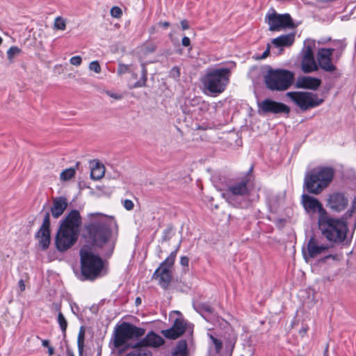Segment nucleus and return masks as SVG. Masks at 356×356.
<instances>
[{
	"instance_id": "nucleus-16",
	"label": "nucleus",
	"mask_w": 356,
	"mask_h": 356,
	"mask_svg": "<svg viewBox=\"0 0 356 356\" xmlns=\"http://www.w3.org/2000/svg\"><path fill=\"white\" fill-rule=\"evenodd\" d=\"M302 206L307 213H318V218H321L327 215V211L323 207L321 202L316 197L309 194H302Z\"/></svg>"
},
{
	"instance_id": "nucleus-44",
	"label": "nucleus",
	"mask_w": 356,
	"mask_h": 356,
	"mask_svg": "<svg viewBox=\"0 0 356 356\" xmlns=\"http://www.w3.org/2000/svg\"><path fill=\"white\" fill-rule=\"evenodd\" d=\"M189 264V258L186 256H182L180 258V264L184 267H188Z\"/></svg>"
},
{
	"instance_id": "nucleus-22",
	"label": "nucleus",
	"mask_w": 356,
	"mask_h": 356,
	"mask_svg": "<svg viewBox=\"0 0 356 356\" xmlns=\"http://www.w3.org/2000/svg\"><path fill=\"white\" fill-rule=\"evenodd\" d=\"M295 32L281 35L274 38L272 43L275 47H290L295 41Z\"/></svg>"
},
{
	"instance_id": "nucleus-49",
	"label": "nucleus",
	"mask_w": 356,
	"mask_h": 356,
	"mask_svg": "<svg viewBox=\"0 0 356 356\" xmlns=\"http://www.w3.org/2000/svg\"><path fill=\"white\" fill-rule=\"evenodd\" d=\"M269 54H270V46L268 44L267 49L263 52L260 58H261V59L266 58L269 55Z\"/></svg>"
},
{
	"instance_id": "nucleus-41",
	"label": "nucleus",
	"mask_w": 356,
	"mask_h": 356,
	"mask_svg": "<svg viewBox=\"0 0 356 356\" xmlns=\"http://www.w3.org/2000/svg\"><path fill=\"white\" fill-rule=\"evenodd\" d=\"M210 337H211V340L213 341V343L215 346L216 351L219 352L222 349V341L220 339L213 337L212 335H211Z\"/></svg>"
},
{
	"instance_id": "nucleus-33",
	"label": "nucleus",
	"mask_w": 356,
	"mask_h": 356,
	"mask_svg": "<svg viewBox=\"0 0 356 356\" xmlns=\"http://www.w3.org/2000/svg\"><path fill=\"white\" fill-rule=\"evenodd\" d=\"M75 170L72 168H67L60 173V179L63 181H68L75 175Z\"/></svg>"
},
{
	"instance_id": "nucleus-29",
	"label": "nucleus",
	"mask_w": 356,
	"mask_h": 356,
	"mask_svg": "<svg viewBox=\"0 0 356 356\" xmlns=\"http://www.w3.org/2000/svg\"><path fill=\"white\" fill-rule=\"evenodd\" d=\"M174 226L172 224H168L165 229L162 232L161 242L169 241L174 236Z\"/></svg>"
},
{
	"instance_id": "nucleus-21",
	"label": "nucleus",
	"mask_w": 356,
	"mask_h": 356,
	"mask_svg": "<svg viewBox=\"0 0 356 356\" xmlns=\"http://www.w3.org/2000/svg\"><path fill=\"white\" fill-rule=\"evenodd\" d=\"M68 206L67 198L63 196L54 197L50 211L52 216L57 219L63 215Z\"/></svg>"
},
{
	"instance_id": "nucleus-38",
	"label": "nucleus",
	"mask_w": 356,
	"mask_h": 356,
	"mask_svg": "<svg viewBox=\"0 0 356 356\" xmlns=\"http://www.w3.org/2000/svg\"><path fill=\"white\" fill-rule=\"evenodd\" d=\"M111 15L115 18H119L122 15V11L120 8L118 6H113L111 9Z\"/></svg>"
},
{
	"instance_id": "nucleus-55",
	"label": "nucleus",
	"mask_w": 356,
	"mask_h": 356,
	"mask_svg": "<svg viewBox=\"0 0 356 356\" xmlns=\"http://www.w3.org/2000/svg\"><path fill=\"white\" fill-rule=\"evenodd\" d=\"M66 356H75L72 350H71L70 348H67V350H66Z\"/></svg>"
},
{
	"instance_id": "nucleus-61",
	"label": "nucleus",
	"mask_w": 356,
	"mask_h": 356,
	"mask_svg": "<svg viewBox=\"0 0 356 356\" xmlns=\"http://www.w3.org/2000/svg\"><path fill=\"white\" fill-rule=\"evenodd\" d=\"M132 76L134 78V79H136L137 78V74L136 73H133L132 74Z\"/></svg>"
},
{
	"instance_id": "nucleus-52",
	"label": "nucleus",
	"mask_w": 356,
	"mask_h": 356,
	"mask_svg": "<svg viewBox=\"0 0 356 356\" xmlns=\"http://www.w3.org/2000/svg\"><path fill=\"white\" fill-rule=\"evenodd\" d=\"M159 24L161 26L163 29H167L170 26V23L168 22H159Z\"/></svg>"
},
{
	"instance_id": "nucleus-36",
	"label": "nucleus",
	"mask_w": 356,
	"mask_h": 356,
	"mask_svg": "<svg viewBox=\"0 0 356 356\" xmlns=\"http://www.w3.org/2000/svg\"><path fill=\"white\" fill-rule=\"evenodd\" d=\"M54 28L58 30H65L66 29L65 21L61 17H57L54 22Z\"/></svg>"
},
{
	"instance_id": "nucleus-40",
	"label": "nucleus",
	"mask_w": 356,
	"mask_h": 356,
	"mask_svg": "<svg viewBox=\"0 0 356 356\" xmlns=\"http://www.w3.org/2000/svg\"><path fill=\"white\" fill-rule=\"evenodd\" d=\"M199 308L201 311L204 312L209 314H211L214 312V309L207 303L200 305Z\"/></svg>"
},
{
	"instance_id": "nucleus-19",
	"label": "nucleus",
	"mask_w": 356,
	"mask_h": 356,
	"mask_svg": "<svg viewBox=\"0 0 356 356\" xmlns=\"http://www.w3.org/2000/svg\"><path fill=\"white\" fill-rule=\"evenodd\" d=\"M348 203V198L343 193L340 192L331 194L327 199L328 206L332 210L336 212L343 211L346 208Z\"/></svg>"
},
{
	"instance_id": "nucleus-30",
	"label": "nucleus",
	"mask_w": 356,
	"mask_h": 356,
	"mask_svg": "<svg viewBox=\"0 0 356 356\" xmlns=\"http://www.w3.org/2000/svg\"><path fill=\"white\" fill-rule=\"evenodd\" d=\"M337 43L339 44V46L337 49H334V51L333 54L334 53V58L332 57V61L333 62L334 65H335V63H337L338 60L341 58L346 47V44L341 41H338Z\"/></svg>"
},
{
	"instance_id": "nucleus-23",
	"label": "nucleus",
	"mask_w": 356,
	"mask_h": 356,
	"mask_svg": "<svg viewBox=\"0 0 356 356\" xmlns=\"http://www.w3.org/2000/svg\"><path fill=\"white\" fill-rule=\"evenodd\" d=\"M104 166L99 161H95V164L91 163L90 177L93 180H99L104 175Z\"/></svg>"
},
{
	"instance_id": "nucleus-26",
	"label": "nucleus",
	"mask_w": 356,
	"mask_h": 356,
	"mask_svg": "<svg viewBox=\"0 0 356 356\" xmlns=\"http://www.w3.org/2000/svg\"><path fill=\"white\" fill-rule=\"evenodd\" d=\"M173 354L177 355H183L187 356L188 355V348H187V341L186 339H181L177 342L175 350L172 351Z\"/></svg>"
},
{
	"instance_id": "nucleus-42",
	"label": "nucleus",
	"mask_w": 356,
	"mask_h": 356,
	"mask_svg": "<svg viewBox=\"0 0 356 356\" xmlns=\"http://www.w3.org/2000/svg\"><path fill=\"white\" fill-rule=\"evenodd\" d=\"M81 62H82V58L79 56H72L70 60V64L75 65V66H79L81 64Z\"/></svg>"
},
{
	"instance_id": "nucleus-9",
	"label": "nucleus",
	"mask_w": 356,
	"mask_h": 356,
	"mask_svg": "<svg viewBox=\"0 0 356 356\" xmlns=\"http://www.w3.org/2000/svg\"><path fill=\"white\" fill-rule=\"evenodd\" d=\"M230 76L231 70L228 67L208 68L202 83L205 90L213 96H216L225 90Z\"/></svg>"
},
{
	"instance_id": "nucleus-18",
	"label": "nucleus",
	"mask_w": 356,
	"mask_h": 356,
	"mask_svg": "<svg viewBox=\"0 0 356 356\" xmlns=\"http://www.w3.org/2000/svg\"><path fill=\"white\" fill-rule=\"evenodd\" d=\"M170 266L162 265L160 264L159 266L155 270L153 273L152 279L158 280V284L163 289H167L172 280V272Z\"/></svg>"
},
{
	"instance_id": "nucleus-31",
	"label": "nucleus",
	"mask_w": 356,
	"mask_h": 356,
	"mask_svg": "<svg viewBox=\"0 0 356 356\" xmlns=\"http://www.w3.org/2000/svg\"><path fill=\"white\" fill-rule=\"evenodd\" d=\"M136 348L127 354V356H152V353L146 348L132 347Z\"/></svg>"
},
{
	"instance_id": "nucleus-37",
	"label": "nucleus",
	"mask_w": 356,
	"mask_h": 356,
	"mask_svg": "<svg viewBox=\"0 0 356 356\" xmlns=\"http://www.w3.org/2000/svg\"><path fill=\"white\" fill-rule=\"evenodd\" d=\"M129 72H130L129 65L123 63H119L117 70L118 75H122Z\"/></svg>"
},
{
	"instance_id": "nucleus-54",
	"label": "nucleus",
	"mask_w": 356,
	"mask_h": 356,
	"mask_svg": "<svg viewBox=\"0 0 356 356\" xmlns=\"http://www.w3.org/2000/svg\"><path fill=\"white\" fill-rule=\"evenodd\" d=\"M308 330V327H302L300 331H299V333L300 335L303 336Z\"/></svg>"
},
{
	"instance_id": "nucleus-4",
	"label": "nucleus",
	"mask_w": 356,
	"mask_h": 356,
	"mask_svg": "<svg viewBox=\"0 0 356 356\" xmlns=\"http://www.w3.org/2000/svg\"><path fill=\"white\" fill-rule=\"evenodd\" d=\"M81 223V216L76 209L71 210L60 221L59 227L55 236V246L58 251L65 252L76 243Z\"/></svg>"
},
{
	"instance_id": "nucleus-27",
	"label": "nucleus",
	"mask_w": 356,
	"mask_h": 356,
	"mask_svg": "<svg viewBox=\"0 0 356 356\" xmlns=\"http://www.w3.org/2000/svg\"><path fill=\"white\" fill-rule=\"evenodd\" d=\"M85 341V327L81 326L79 329V332L77 337V347L79 351V355L82 356L83 354Z\"/></svg>"
},
{
	"instance_id": "nucleus-53",
	"label": "nucleus",
	"mask_w": 356,
	"mask_h": 356,
	"mask_svg": "<svg viewBox=\"0 0 356 356\" xmlns=\"http://www.w3.org/2000/svg\"><path fill=\"white\" fill-rule=\"evenodd\" d=\"M42 345L43 347L49 348L50 346L49 341L47 339H42Z\"/></svg>"
},
{
	"instance_id": "nucleus-51",
	"label": "nucleus",
	"mask_w": 356,
	"mask_h": 356,
	"mask_svg": "<svg viewBox=\"0 0 356 356\" xmlns=\"http://www.w3.org/2000/svg\"><path fill=\"white\" fill-rule=\"evenodd\" d=\"M337 257V254H328L325 257H324L322 260L325 261L327 259L332 258L333 259H336Z\"/></svg>"
},
{
	"instance_id": "nucleus-59",
	"label": "nucleus",
	"mask_w": 356,
	"mask_h": 356,
	"mask_svg": "<svg viewBox=\"0 0 356 356\" xmlns=\"http://www.w3.org/2000/svg\"><path fill=\"white\" fill-rule=\"evenodd\" d=\"M154 29H154V26L151 27V28H150V29H149V33H150L151 34H152V33L154 32Z\"/></svg>"
},
{
	"instance_id": "nucleus-25",
	"label": "nucleus",
	"mask_w": 356,
	"mask_h": 356,
	"mask_svg": "<svg viewBox=\"0 0 356 356\" xmlns=\"http://www.w3.org/2000/svg\"><path fill=\"white\" fill-rule=\"evenodd\" d=\"M147 80V70L146 68L145 64H141V77L137 81L133 86V88H141L146 86V82Z\"/></svg>"
},
{
	"instance_id": "nucleus-60",
	"label": "nucleus",
	"mask_w": 356,
	"mask_h": 356,
	"mask_svg": "<svg viewBox=\"0 0 356 356\" xmlns=\"http://www.w3.org/2000/svg\"><path fill=\"white\" fill-rule=\"evenodd\" d=\"M180 245H181V241L179 242V243L178 244V245L176 247L175 250H177V252L179 251V248H180Z\"/></svg>"
},
{
	"instance_id": "nucleus-2",
	"label": "nucleus",
	"mask_w": 356,
	"mask_h": 356,
	"mask_svg": "<svg viewBox=\"0 0 356 356\" xmlns=\"http://www.w3.org/2000/svg\"><path fill=\"white\" fill-rule=\"evenodd\" d=\"M145 333V330L144 328L136 327L128 322H123L115 330L113 346L116 348H122L120 350V353H122L129 347L157 348L164 343L163 339L153 331H151L144 339L134 344L127 343L129 340L141 337Z\"/></svg>"
},
{
	"instance_id": "nucleus-12",
	"label": "nucleus",
	"mask_w": 356,
	"mask_h": 356,
	"mask_svg": "<svg viewBox=\"0 0 356 356\" xmlns=\"http://www.w3.org/2000/svg\"><path fill=\"white\" fill-rule=\"evenodd\" d=\"M265 22L269 25V30L271 31L297 27L289 13L279 14L273 8L266 14Z\"/></svg>"
},
{
	"instance_id": "nucleus-28",
	"label": "nucleus",
	"mask_w": 356,
	"mask_h": 356,
	"mask_svg": "<svg viewBox=\"0 0 356 356\" xmlns=\"http://www.w3.org/2000/svg\"><path fill=\"white\" fill-rule=\"evenodd\" d=\"M315 47L314 41L306 40L304 42V47L302 50V56H314L313 49Z\"/></svg>"
},
{
	"instance_id": "nucleus-11",
	"label": "nucleus",
	"mask_w": 356,
	"mask_h": 356,
	"mask_svg": "<svg viewBox=\"0 0 356 356\" xmlns=\"http://www.w3.org/2000/svg\"><path fill=\"white\" fill-rule=\"evenodd\" d=\"M286 96L302 111L316 108L323 104L324 99L318 95L307 91H291Z\"/></svg>"
},
{
	"instance_id": "nucleus-48",
	"label": "nucleus",
	"mask_w": 356,
	"mask_h": 356,
	"mask_svg": "<svg viewBox=\"0 0 356 356\" xmlns=\"http://www.w3.org/2000/svg\"><path fill=\"white\" fill-rule=\"evenodd\" d=\"M70 307H71L72 312L74 314H76V312H79V306L76 303H74V304H71Z\"/></svg>"
},
{
	"instance_id": "nucleus-24",
	"label": "nucleus",
	"mask_w": 356,
	"mask_h": 356,
	"mask_svg": "<svg viewBox=\"0 0 356 356\" xmlns=\"http://www.w3.org/2000/svg\"><path fill=\"white\" fill-rule=\"evenodd\" d=\"M60 305H56V310L58 311L57 316V321L61 330L63 337H65L68 323L63 314L60 311Z\"/></svg>"
},
{
	"instance_id": "nucleus-20",
	"label": "nucleus",
	"mask_w": 356,
	"mask_h": 356,
	"mask_svg": "<svg viewBox=\"0 0 356 356\" xmlns=\"http://www.w3.org/2000/svg\"><path fill=\"white\" fill-rule=\"evenodd\" d=\"M321 80L316 77L303 76H299L296 83L298 88L316 90L321 85Z\"/></svg>"
},
{
	"instance_id": "nucleus-15",
	"label": "nucleus",
	"mask_w": 356,
	"mask_h": 356,
	"mask_svg": "<svg viewBox=\"0 0 356 356\" xmlns=\"http://www.w3.org/2000/svg\"><path fill=\"white\" fill-rule=\"evenodd\" d=\"M329 246L324 244H319L318 240L313 235L308 240L307 248H302V256L305 260L308 262L311 259H314L321 253L327 250Z\"/></svg>"
},
{
	"instance_id": "nucleus-5",
	"label": "nucleus",
	"mask_w": 356,
	"mask_h": 356,
	"mask_svg": "<svg viewBox=\"0 0 356 356\" xmlns=\"http://www.w3.org/2000/svg\"><path fill=\"white\" fill-rule=\"evenodd\" d=\"M334 48H321L317 52L316 59L314 56H302L301 60V70L305 73L317 71L318 68L325 72L333 74L336 77L340 76L336 65L332 61Z\"/></svg>"
},
{
	"instance_id": "nucleus-47",
	"label": "nucleus",
	"mask_w": 356,
	"mask_h": 356,
	"mask_svg": "<svg viewBox=\"0 0 356 356\" xmlns=\"http://www.w3.org/2000/svg\"><path fill=\"white\" fill-rule=\"evenodd\" d=\"M146 51L147 53H152L156 50V46L153 44H149L145 47Z\"/></svg>"
},
{
	"instance_id": "nucleus-10",
	"label": "nucleus",
	"mask_w": 356,
	"mask_h": 356,
	"mask_svg": "<svg viewBox=\"0 0 356 356\" xmlns=\"http://www.w3.org/2000/svg\"><path fill=\"white\" fill-rule=\"evenodd\" d=\"M293 72L285 69H273L269 67L264 79L266 86L271 91H284L289 89L294 81Z\"/></svg>"
},
{
	"instance_id": "nucleus-56",
	"label": "nucleus",
	"mask_w": 356,
	"mask_h": 356,
	"mask_svg": "<svg viewBox=\"0 0 356 356\" xmlns=\"http://www.w3.org/2000/svg\"><path fill=\"white\" fill-rule=\"evenodd\" d=\"M355 199L353 200V204L351 206L350 209L348 211L350 212V216H351L352 213L354 212V210L355 209Z\"/></svg>"
},
{
	"instance_id": "nucleus-35",
	"label": "nucleus",
	"mask_w": 356,
	"mask_h": 356,
	"mask_svg": "<svg viewBox=\"0 0 356 356\" xmlns=\"http://www.w3.org/2000/svg\"><path fill=\"white\" fill-rule=\"evenodd\" d=\"M181 75L180 68L177 66H174L169 72V77L178 81Z\"/></svg>"
},
{
	"instance_id": "nucleus-13",
	"label": "nucleus",
	"mask_w": 356,
	"mask_h": 356,
	"mask_svg": "<svg viewBox=\"0 0 356 356\" xmlns=\"http://www.w3.org/2000/svg\"><path fill=\"white\" fill-rule=\"evenodd\" d=\"M258 113L259 115H266L268 113L289 114L290 108L286 104L275 102L271 99H265L263 101H257Z\"/></svg>"
},
{
	"instance_id": "nucleus-34",
	"label": "nucleus",
	"mask_w": 356,
	"mask_h": 356,
	"mask_svg": "<svg viewBox=\"0 0 356 356\" xmlns=\"http://www.w3.org/2000/svg\"><path fill=\"white\" fill-rule=\"evenodd\" d=\"M177 250H174L172 251L170 255L163 261H162L161 264V266L162 265H165V266H170L172 267L174 264H175V259H176V257H177Z\"/></svg>"
},
{
	"instance_id": "nucleus-58",
	"label": "nucleus",
	"mask_w": 356,
	"mask_h": 356,
	"mask_svg": "<svg viewBox=\"0 0 356 356\" xmlns=\"http://www.w3.org/2000/svg\"><path fill=\"white\" fill-rule=\"evenodd\" d=\"M135 303H136V305H140V304L141 303V299H140V298L137 297V298H136Z\"/></svg>"
},
{
	"instance_id": "nucleus-43",
	"label": "nucleus",
	"mask_w": 356,
	"mask_h": 356,
	"mask_svg": "<svg viewBox=\"0 0 356 356\" xmlns=\"http://www.w3.org/2000/svg\"><path fill=\"white\" fill-rule=\"evenodd\" d=\"M123 206L127 210L131 211L134 209V204L131 200L127 199L124 200Z\"/></svg>"
},
{
	"instance_id": "nucleus-63",
	"label": "nucleus",
	"mask_w": 356,
	"mask_h": 356,
	"mask_svg": "<svg viewBox=\"0 0 356 356\" xmlns=\"http://www.w3.org/2000/svg\"><path fill=\"white\" fill-rule=\"evenodd\" d=\"M124 356H127V354Z\"/></svg>"
},
{
	"instance_id": "nucleus-46",
	"label": "nucleus",
	"mask_w": 356,
	"mask_h": 356,
	"mask_svg": "<svg viewBox=\"0 0 356 356\" xmlns=\"http://www.w3.org/2000/svg\"><path fill=\"white\" fill-rule=\"evenodd\" d=\"M181 27L183 30H187L189 29V24L187 19H182L180 22Z\"/></svg>"
},
{
	"instance_id": "nucleus-7",
	"label": "nucleus",
	"mask_w": 356,
	"mask_h": 356,
	"mask_svg": "<svg viewBox=\"0 0 356 356\" xmlns=\"http://www.w3.org/2000/svg\"><path fill=\"white\" fill-rule=\"evenodd\" d=\"M332 167H316L307 172L304 177L303 189L307 193L320 194L333 179Z\"/></svg>"
},
{
	"instance_id": "nucleus-1",
	"label": "nucleus",
	"mask_w": 356,
	"mask_h": 356,
	"mask_svg": "<svg viewBox=\"0 0 356 356\" xmlns=\"http://www.w3.org/2000/svg\"><path fill=\"white\" fill-rule=\"evenodd\" d=\"M115 218L102 213H90L83 225L84 246L102 251L103 257L109 258L113 253L115 239H113V230L118 231Z\"/></svg>"
},
{
	"instance_id": "nucleus-50",
	"label": "nucleus",
	"mask_w": 356,
	"mask_h": 356,
	"mask_svg": "<svg viewBox=\"0 0 356 356\" xmlns=\"http://www.w3.org/2000/svg\"><path fill=\"white\" fill-rule=\"evenodd\" d=\"M18 285L21 291H24L25 290V284L23 280H19Z\"/></svg>"
},
{
	"instance_id": "nucleus-6",
	"label": "nucleus",
	"mask_w": 356,
	"mask_h": 356,
	"mask_svg": "<svg viewBox=\"0 0 356 356\" xmlns=\"http://www.w3.org/2000/svg\"><path fill=\"white\" fill-rule=\"evenodd\" d=\"M81 281H94L102 277L104 268V261L99 254H95L92 249L83 246L80 250Z\"/></svg>"
},
{
	"instance_id": "nucleus-39",
	"label": "nucleus",
	"mask_w": 356,
	"mask_h": 356,
	"mask_svg": "<svg viewBox=\"0 0 356 356\" xmlns=\"http://www.w3.org/2000/svg\"><path fill=\"white\" fill-rule=\"evenodd\" d=\"M89 69L96 73H99L102 70L101 66L97 60L92 61L89 65Z\"/></svg>"
},
{
	"instance_id": "nucleus-45",
	"label": "nucleus",
	"mask_w": 356,
	"mask_h": 356,
	"mask_svg": "<svg viewBox=\"0 0 356 356\" xmlns=\"http://www.w3.org/2000/svg\"><path fill=\"white\" fill-rule=\"evenodd\" d=\"M181 44L184 47H190L191 46V40L188 37L184 36L181 40Z\"/></svg>"
},
{
	"instance_id": "nucleus-57",
	"label": "nucleus",
	"mask_w": 356,
	"mask_h": 356,
	"mask_svg": "<svg viewBox=\"0 0 356 356\" xmlns=\"http://www.w3.org/2000/svg\"><path fill=\"white\" fill-rule=\"evenodd\" d=\"M48 353L49 355H52L54 353V349L52 346H49L48 348Z\"/></svg>"
},
{
	"instance_id": "nucleus-62",
	"label": "nucleus",
	"mask_w": 356,
	"mask_h": 356,
	"mask_svg": "<svg viewBox=\"0 0 356 356\" xmlns=\"http://www.w3.org/2000/svg\"><path fill=\"white\" fill-rule=\"evenodd\" d=\"M2 41H3V40H2V38L0 37V45L1 44Z\"/></svg>"
},
{
	"instance_id": "nucleus-17",
	"label": "nucleus",
	"mask_w": 356,
	"mask_h": 356,
	"mask_svg": "<svg viewBox=\"0 0 356 356\" xmlns=\"http://www.w3.org/2000/svg\"><path fill=\"white\" fill-rule=\"evenodd\" d=\"M190 326V323L183 318H177L172 327L163 330L161 333L168 339H176L181 336Z\"/></svg>"
},
{
	"instance_id": "nucleus-32",
	"label": "nucleus",
	"mask_w": 356,
	"mask_h": 356,
	"mask_svg": "<svg viewBox=\"0 0 356 356\" xmlns=\"http://www.w3.org/2000/svg\"><path fill=\"white\" fill-rule=\"evenodd\" d=\"M22 49L17 46H12L7 51V57L10 63H13L15 56L20 54Z\"/></svg>"
},
{
	"instance_id": "nucleus-3",
	"label": "nucleus",
	"mask_w": 356,
	"mask_h": 356,
	"mask_svg": "<svg viewBox=\"0 0 356 356\" xmlns=\"http://www.w3.org/2000/svg\"><path fill=\"white\" fill-rule=\"evenodd\" d=\"M253 169L254 165H252L243 176L229 184L222 193V197L229 205L239 209H247L251 206L250 195L254 179Z\"/></svg>"
},
{
	"instance_id": "nucleus-14",
	"label": "nucleus",
	"mask_w": 356,
	"mask_h": 356,
	"mask_svg": "<svg viewBox=\"0 0 356 356\" xmlns=\"http://www.w3.org/2000/svg\"><path fill=\"white\" fill-rule=\"evenodd\" d=\"M50 225V213L46 212L42 225L35 234V238H38V245L42 250H47L51 242Z\"/></svg>"
},
{
	"instance_id": "nucleus-8",
	"label": "nucleus",
	"mask_w": 356,
	"mask_h": 356,
	"mask_svg": "<svg viewBox=\"0 0 356 356\" xmlns=\"http://www.w3.org/2000/svg\"><path fill=\"white\" fill-rule=\"evenodd\" d=\"M318 227L322 236L327 241L336 244H340L345 241L348 228L345 220L335 218L327 215L318 218Z\"/></svg>"
}]
</instances>
